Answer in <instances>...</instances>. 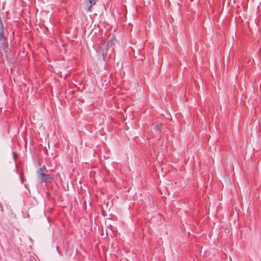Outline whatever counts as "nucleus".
I'll return each instance as SVG.
<instances>
[{"instance_id": "f257e3e1", "label": "nucleus", "mask_w": 261, "mask_h": 261, "mask_svg": "<svg viewBox=\"0 0 261 261\" xmlns=\"http://www.w3.org/2000/svg\"><path fill=\"white\" fill-rule=\"evenodd\" d=\"M47 169L44 166L40 168L37 172L38 179L42 183L45 181H51L54 179L53 175L47 174Z\"/></svg>"}, {"instance_id": "f03ea898", "label": "nucleus", "mask_w": 261, "mask_h": 261, "mask_svg": "<svg viewBox=\"0 0 261 261\" xmlns=\"http://www.w3.org/2000/svg\"><path fill=\"white\" fill-rule=\"evenodd\" d=\"M97 0H88L86 4V9L89 11L91 7L94 6Z\"/></svg>"}, {"instance_id": "20e7f679", "label": "nucleus", "mask_w": 261, "mask_h": 261, "mask_svg": "<svg viewBox=\"0 0 261 261\" xmlns=\"http://www.w3.org/2000/svg\"><path fill=\"white\" fill-rule=\"evenodd\" d=\"M3 29V25L2 24V22L1 20L0 19V29Z\"/></svg>"}, {"instance_id": "7ed1b4c3", "label": "nucleus", "mask_w": 261, "mask_h": 261, "mask_svg": "<svg viewBox=\"0 0 261 261\" xmlns=\"http://www.w3.org/2000/svg\"><path fill=\"white\" fill-rule=\"evenodd\" d=\"M0 43L1 46L5 48L6 46V44L5 43V39L4 38V30L3 29H0Z\"/></svg>"}, {"instance_id": "39448f33", "label": "nucleus", "mask_w": 261, "mask_h": 261, "mask_svg": "<svg viewBox=\"0 0 261 261\" xmlns=\"http://www.w3.org/2000/svg\"><path fill=\"white\" fill-rule=\"evenodd\" d=\"M102 56H103V58H104V57H105V53H104V51H103V52H102Z\"/></svg>"}]
</instances>
